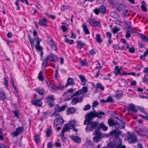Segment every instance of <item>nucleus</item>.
I'll return each mask as SVG.
<instances>
[{
    "label": "nucleus",
    "mask_w": 148,
    "mask_h": 148,
    "mask_svg": "<svg viewBox=\"0 0 148 148\" xmlns=\"http://www.w3.org/2000/svg\"><path fill=\"white\" fill-rule=\"evenodd\" d=\"M98 122L95 121L92 122L90 124H86L87 125L86 128V130L87 132L92 131L93 129H95L93 134L96 136L93 138V141L94 143H96L100 141L101 139L105 136L103 134L99 131L100 129H97V126L98 125Z\"/></svg>",
    "instance_id": "nucleus-1"
},
{
    "label": "nucleus",
    "mask_w": 148,
    "mask_h": 148,
    "mask_svg": "<svg viewBox=\"0 0 148 148\" xmlns=\"http://www.w3.org/2000/svg\"><path fill=\"white\" fill-rule=\"evenodd\" d=\"M105 113L103 112H90L86 114L85 116L86 120L84 122V124L86 125V124H90L92 122L94 121H92V120L95 117H98L99 118H101L102 117V115H104Z\"/></svg>",
    "instance_id": "nucleus-2"
},
{
    "label": "nucleus",
    "mask_w": 148,
    "mask_h": 148,
    "mask_svg": "<svg viewBox=\"0 0 148 148\" xmlns=\"http://www.w3.org/2000/svg\"><path fill=\"white\" fill-rule=\"evenodd\" d=\"M127 140L130 143H134L136 142H138L136 136L133 134H130L127 138Z\"/></svg>",
    "instance_id": "nucleus-3"
},
{
    "label": "nucleus",
    "mask_w": 148,
    "mask_h": 148,
    "mask_svg": "<svg viewBox=\"0 0 148 148\" xmlns=\"http://www.w3.org/2000/svg\"><path fill=\"white\" fill-rule=\"evenodd\" d=\"M24 129L23 127L19 126L18 128L16 129L15 132L12 133V135L13 137H16L18 135L22 134L23 133Z\"/></svg>",
    "instance_id": "nucleus-4"
},
{
    "label": "nucleus",
    "mask_w": 148,
    "mask_h": 148,
    "mask_svg": "<svg viewBox=\"0 0 148 148\" xmlns=\"http://www.w3.org/2000/svg\"><path fill=\"white\" fill-rule=\"evenodd\" d=\"M108 125L110 126H114L115 128H118L119 124H118L117 121L114 119H110L108 121Z\"/></svg>",
    "instance_id": "nucleus-5"
},
{
    "label": "nucleus",
    "mask_w": 148,
    "mask_h": 148,
    "mask_svg": "<svg viewBox=\"0 0 148 148\" xmlns=\"http://www.w3.org/2000/svg\"><path fill=\"white\" fill-rule=\"evenodd\" d=\"M53 95H50L46 99L47 103L50 106V107H53L54 105L52 103L55 100V98H53Z\"/></svg>",
    "instance_id": "nucleus-6"
},
{
    "label": "nucleus",
    "mask_w": 148,
    "mask_h": 148,
    "mask_svg": "<svg viewBox=\"0 0 148 148\" xmlns=\"http://www.w3.org/2000/svg\"><path fill=\"white\" fill-rule=\"evenodd\" d=\"M64 122V120L62 117H60L56 118L54 120L53 125L54 126H57L59 125L62 124Z\"/></svg>",
    "instance_id": "nucleus-7"
},
{
    "label": "nucleus",
    "mask_w": 148,
    "mask_h": 148,
    "mask_svg": "<svg viewBox=\"0 0 148 148\" xmlns=\"http://www.w3.org/2000/svg\"><path fill=\"white\" fill-rule=\"evenodd\" d=\"M88 22L92 26H100L101 25L100 22L93 19H90L88 20Z\"/></svg>",
    "instance_id": "nucleus-8"
},
{
    "label": "nucleus",
    "mask_w": 148,
    "mask_h": 148,
    "mask_svg": "<svg viewBox=\"0 0 148 148\" xmlns=\"http://www.w3.org/2000/svg\"><path fill=\"white\" fill-rule=\"evenodd\" d=\"M125 24L128 26V27L126 29L127 32L126 33L125 37L128 38L130 37L131 34L130 33L132 32L133 31V29L132 27L129 26V25L126 22H125Z\"/></svg>",
    "instance_id": "nucleus-9"
},
{
    "label": "nucleus",
    "mask_w": 148,
    "mask_h": 148,
    "mask_svg": "<svg viewBox=\"0 0 148 148\" xmlns=\"http://www.w3.org/2000/svg\"><path fill=\"white\" fill-rule=\"evenodd\" d=\"M67 105H64L61 106H60L58 105H56L55 107L56 112H59L63 111L67 107Z\"/></svg>",
    "instance_id": "nucleus-10"
},
{
    "label": "nucleus",
    "mask_w": 148,
    "mask_h": 148,
    "mask_svg": "<svg viewBox=\"0 0 148 148\" xmlns=\"http://www.w3.org/2000/svg\"><path fill=\"white\" fill-rule=\"evenodd\" d=\"M136 132L141 136H145L146 135L147 133H148V130L141 128L139 131H136Z\"/></svg>",
    "instance_id": "nucleus-11"
},
{
    "label": "nucleus",
    "mask_w": 148,
    "mask_h": 148,
    "mask_svg": "<svg viewBox=\"0 0 148 148\" xmlns=\"http://www.w3.org/2000/svg\"><path fill=\"white\" fill-rule=\"evenodd\" d=\"M75 84L74 82L73 79V78L69 77L68 78L67 84L65 85V86L62 87V88L64 87H66L69 85H73Z\"/></svg>",
    "instance_id": "nucleus-12"
},
{
    "label": "nucleus",
    "mask_w": 148,
    "mask_h": 148,
    "mask_svg": "<svg viewBox=\"0 0 148 148\" xmlns=\"http://www.w3.org/2000/svg\"><path fill=\"white\" fill-rule=\"evenodd\" d=\"M117 142L116 144V148H125L126 146L125 145H122V141L120 138L117 139Z\"/></svg>",
    "instance_id": "nucleus-13"
},
{
    "label": "nucleus",
    "mask_w": 148,
    "mask_h": 148,
    "mask_svg": "<svg viewBox=\"0 0 148 148\" xmlns=\"http://www.w3.org/2000/svg\"><path fill=\"white\" fill-rule=\"evenodd\" d=\"M101 128L104 131H106L108 129V127L103 123H100L97 126V129H100Z\"/></svg>",
    "instance_id": "nucleus-14"
},
{
    "label": "nucleus",
    "mask_w": 148,
    "mask_h": 148,
    "mask_svg": "<svg viewBox=\"0 0 148 148\" xmlns=\"http://www.w3.org/2000/svg\"><path fill=\"white\" fill-rule=\"evenodd\" d=\"M70 138L73 140L75 143H79L81 142V139L80 137L78 136H71Z\"/></svg>",
    "instance_id": "nucleus-15"
},
{
    "label": "nucleus",
    "mask_w": 148,
    "mask_h": 148,
    "mask_svg": "<svg viewBox=\"0 0 148 148\" xmlns=\"http://www.w3.org/2000/svg\"><path fill=\"white\" fill-rule=\"evenodd\" d=\"M49 44L51 46L52 49H53L57 51V47L54 41L53 40H51L49 42Z\"/></svg>",
    "instance_id": "nucleus-16"
},
{
    "label": "nucleus",
    "mask_w": 148,
    "mask_h": 148,
    "mask_svg": "<svg viewBox=\"0 0 148 148\" xmlns=\"http://www.w3.org/2000/svg\"><path fill=\"white\" fill-rule=\"evenodd\" d=\"M47 23V21L44 18L42 20H40L39 21V24L40 26H42L45 27L47 26L46 23Z\"/></svg>",
    "instance_id": "nucleus-17"
},
{
    "label": "nucleus",
    "mask_w": 148,
    "mask_h": 148,
    "mask_svg": "<svg viewBox=\"0 0 148 148\" xmlns=\"http://www.w3.org/2000/svg\"><path fill=\"white\" fill-rule=\"evenodd\" d=\"M76 111V109L75 108H69L67 111V114H73Z\"/></svg>",
    "instance_id": "nucleus-18"
},
{
    "label": "nucleus",
    "mask_w": 148,
    "mask_h": 148,
    "mask_svg": "<svg viewBox=\"0 0 148 148\" xmlns=\"http://www.w3.org/2000/svg\"><path fill=\"white\" fill-rule=\"evenodd\" d=\"M129 107L130 110H129L132 111V112H136L137 111V110L135 108V107L134 104H130L129 105Z\"/></svg>",
    "instance_id": "nucleus-19"
},
{
    "label": "nucleus",
    "mask_w": 148,
    "mask_h": 148,
    "mask_svg": "<svg viewBox=\"0 0 148 148\" xmlns=\"http://www.w3.org/2000/svg\"><path fill=\"white\" fill-rule=\"evenodd\" d=\"M32 103L36 106H41L42 104V103L40 101L38 100H33L32 101Z\"/></svg>",
    "instance_id": "nucleus-20"
},
{
    "label": "nucleus",
    "mask_w": 148,
    "mask_h": 148,
    "mask_svg": "<svg viewBox=\"0 0 148 148\" xmlns=\"http://www.w3.org/2000/svg\"><path fill=\"white\" fill-rule=\"evenodd\" d=\"M122 69V67H121L120 69L118 66H116L114 68V72H115V74L116 76L118 75V74L121 75V74L120 73V71Z\"/></svg>",
    "instance_id": "nucleus-21"
},
{
    "label": "nucleus",
    "mask_w": 148,
    "mask_h": 148,
    "mask_svg": "<svg viewBox=\"0 0 148 148\" xmlns=\"http://www.w3.org/2000/svg\"><path fill=\"white\" fill-rule=\"evenodd\" d=\"M116 128L117 129L111 132L110 133L112 134H114L116 135H118L121 134V132L119 130V127Z\"/></svg>",
    "instance_id": "nucleus-22"
},
{
    "label": "nucleus",
    "mask_w": 148,
    "mask_h": 148,
    "mask_svg": "<svg viewBox=\"0 0 148 148\" xmlns=\"http://www.w3.org/2000/svg\"><path fill=\"white\" fill-rule=\"evenodd\" d=\"M139 36L143 41L146 42H148V38L147 36L142 34H140Z\"/></svg>",
    "instance_id": "nucleus-23"
},
{
    "label": "nucleus",
    "mask_w": 148,
    "mask_h": 148,
    "mask_svg": "<svg viewBox=\"0 0 148 148\" xmlns=\"http://www.w3.org/2000/svg\"><path fill=\"white\" fill-rule=\"evenodd\" d=\"M79 102V98L78 97H74L71 101V103L72 105L76 104Z\"/></svg>",
    "instance_id": "nucleus-24"
},
{
    "label": "nucleus",
    "mask_w": 148,
    "mask_h": 148,
    "mask_svg": "<svg viewBox=\"0 0 148 148\" xmlns=\"http://www.w3.org/2000/svg\"><path fill=\"white\" fill-rule=\"evenodd\" d=\"M82 27L83 28L85 34H90L89 32L86 25H85V24H83L82 25Z\"/></svg>",
    "instance_id": "nucleus-25"
},
{
    "label": "nucleus",
    "mask_w": 148,
    "mask_h": 148,
    "mask_svg": "<svg viewBox=\"0 0 148 148\" xmlns=\"http://www.w3.org/2000/svg\"><path fill=\"white\" fill-rule=\"evenodd\" d=\"M77 46L78 48L81 49L83 47V46L85 45L84 43L80 41L77 42Z\"/></svg>",
    "instance_id": "nucleus-26"
},
{
    "label": "nucleus",
    "mask_w": 148,
    "mask_h": 148,
    "mask_svg": "<svg viewBox=\"0 0 148 148\" xmlns=\"http://www.w3.org/2000/svg\"><path fill=\"white\" fill-rule=\"evenodd\" d=\"M99 10L100 13L103 14H104L106 10V7L103 5L99 7Z\"/></svg>",
    "instance_id": "nucleus-27"
},
{
    "label": "nucleus",
    "mask_w": 148,
    "mask_h": 148,
    "mask_svg": "<svg viewBox=\"0 0 148 148\" xmlns=\"http://www.w3.org/2000/svg\"><path fill=\"white\" fill-rule=\"evenodd\" d=\"M67 124H68V125L71 129L73 128L75 126V122L74 121H71L69 123Z\"/></svg>",
    "instance_id": "nucleus-28"
},
{
    "label": "nucleus",
    "mask_w": 148,
    "mask_h": 148,
    "mask_svg": "<svg viewBox=\"0 0 148 148\" xmlns=\"http://www.w3.org/2000/svg\"><path fill=\"white\" fill-rule=\"evenodd\" d=\"M79 78L81 79V81H82V84L83 85H84L86 84V82H85V77L82 75H79Z\"/></svg>",
    "instance_id": "nucleus-29"
},
{
    "label": "nucleus",
    "mask_w": 148,
    "mask_h": 148,
    "mask_svg": "<svg viewBox=\"0 0 148 148\" xmlns=\"http://www.w3.org/2000/svg\"><path fill=\"white\" fill-rule=\"evenodd\" d=\"M82 90H79L77 91L74 93L71 97H73L75 96L79 95L82 94Z\"/></svg>",
    "instance_id": "nucleus-30"
},
{
    "label": "nucleus",
    "mask_w": 148,
    "mask_h": 148,
    "mask_svg": "<svg viewBox=\"0 0 148 148\" xmlns=\"http://www.w3.org/2000/svg\"><path fill=\"white\" fill-rule=\"evenodd\" d=\"M123 92L122 91L119 90L116 92V96L119 98H120L122 96Z\"/></svg>",
    "instance_id": "nucleus-31"
},
{
    "label": "nucleus",
    "mask_w": 148,
    "mask_h": 148,
    "mask_svg": "<svg viewBox=\"0 0 148 148\" xmlns=\"http://www.w3.org/2000/svg\"><path fill=\"white\" fill-rule=\"evenodd\" d=\"M70 129V127L69 126L68 124L67 123L64 125L62 131H63V132H65Z\"/></svg>",
    "instance_id": "nucleus-32"
},
{
    "label": "nucleus",
    "mask_w": 148,
    "mask_h": 148,
    "mask_svg": "<svg viewBox=\"0 0 148 148\" xmlns=\"http://www.w3.org/2000/svg\"><path fill=\"white\" fill-rule=\"evenodd\" d=\"M37 92H38L40 95H42L44 94V90L42 89H40L39 88H37L35 90Z\"/></svg>",
    "instance_id": "nucleus-33"
},
{
    "label": "nucleus",
    "mask_w": 148,
    "mask_h": 148,
    "mask_svg": "<svg viewBox=\"0 0 148 148\" xmlns=\"http://www.w3.org/2000/svg\"><path fill=\"white\" fill-rule=\"evenodd\" d=\"M38 78L40 81H43L44 80V77L43 76L41 71H40L39 73Z\"/></svg>",
    "instance_id": "nucleus-34"
},
{
    "label": "nucleus",
    "mask_w": 148,
    "mask_h": 148,
    "mask_svg": "<svg viewBox=\"0 0 148 148\" xmlns=\"http://www.w3.org/2000/svg\"><path fill=\"white\" fill-rule=\"evenodd\" d=\"M123 7V5L122 4H120L116 8L117 10L119 12H120L122 10Z\"/></svg>",
    "instance_id": "nucleus-35"
},
{
    "label": "nucleus",
    "mask_w": 148,
    "mask_h": 148,
    "mask_svg": "<svg viewBox=\"0 0 148 148\" xmlns=\"http://www.w3.org/2000/svg\"><path fill=\"white\" fill-rule=\"evenodd\" d=\"M48 60L47 59L43 60L42 65V67L45 68L47 66L48 63Z\"/></svg>",
    "instance_id": "nucleus-36"
},
{
    "label": "nucleus",
    "mask_w": 148,
    "mask_h": 148,
    "mask_svg": "<svg viewBox=\"0 0 148 148\" xmlns=\"http://www.w3.org/2000/svg\"><path fill=\"white\" fill-rule=\"evenodd\" d=\"M96 40L99 43L101 42H102V40L100 38V36L99 34L96 35Z\"/></svg>",
    "instance_id": "nucleus-37"
},
{
    "label": "nucleus",
    "mask_w": 148,
    "mask_h": 148,
    "mask_svg": "<svg viewBox=\"0 0 148 148\" xmlns=\"http://www.w3.org/2000/svg\"><path fill=\"white\" fill-rule=\"evenodd\" d=\"M34 139L36 143H38L40 141V139L38 137V135L36 134L34 136Z\"/></svg>",
    "instance_id": "nucleus-38"
},
{
    "label": "nucleus",
    "mask_w": 148,
    "mask_h": 148,
    "mask_svg": "<svg viewBox=\"0 0 148 148\" xmlns=\"http://www.w3.org/2000/svg\"><path fill=\"white\" fill-rule=\"evenodd\" d=\"M97 86L99 88L101 89V90H103L104 89V88L103 86L102 85L99 83H97Z\"/></svg>",
    "instance_id": "nucleus-39"
},
{
    "label": "nucleus",
    "mask_w": 148,
    "mask_h": 148,
    "mask_svg": "<svg viewBox=\"0 0 148 148\" xmlns=\"http://www.w3.org/2000/svg\"><path fill=\"white\" fill-rule=\"evenodd\" d=\"M65 41L67 43L70 44H72L74 42V41L72 40H69L68 38H65Z\"/></svg>",
    "instance_id": "nucleus-40"
},
{
    "label": "nucleus",
    "mask_w": 148,
    "mask_h": 148,
    "mask_svg": "<svg viewBox=\"0 0 148 148\" xmlns=\"http://www.w3.org/2000/svg\"><path fill=\"white\" fill-rule=\"evenodd\" d=\"M48 60H49L51 61H53V55L52 54H50L46 58Z\"/></svg>",
    "instance_id": "nucleus-41"
},
{
    "label": "nucleus",
    "mask_w": 148,
    "mask_h": 148,
    "mask_svg": "<svg viewBox=\"0 0 148 148\" xmlns=\"http://www.w3.org/2000/svg\"><path fill=\"white\" fill-rule=\"evenodd\" d=\"M91 108V106L89 104H87L86 105L84 108L83 110H87Z\"/></svg>",
    "instance_id": "nucleus-42"
},
{
    "label": "nucleus",
    "mask_w": 148,
    "mask_h": 148,
    "mask_svg": "<svg viewBox=\"0 0 148 148\" xmlns=\"http://www.w3.org/2000/svg\"><path fill=\"white\" fill-rule=\"evenodd\" d=\"M28 37L29 39V40L31 43H32L33 42H34V40H35L36 38H35L34 39H32L30 35L28 34Z\"/></svg>",
    "instance_id": "nucleus-43"
},
{
    "label": "nucleus",
    "mask_w": 148,
    "mask_h": 148,
    "mask_svg": "<svg viewBox=\"0 0 148 148\" xmlns=\"http://www.w3.org/2000/svg\"><path fill=\"white\" fill-rule=\"evenodd\" d=\"M82 90L83 91V93H85L88 91V88L86 86L83 87Z\"/></svg>",
    "instance_id": "nucleus-44"
},
{
    "label": "nucleus",
    "mask_w": 148,
    "mask_h": 148,
    "mask_svg": "<svg viewBox=\"0 0 148 148\" xmlns=\"http://www.w3.org/2000/svg\"><path fill=\"white\" fill-rule=\"evenodd\" d=\"M106 101H107V102H113V101L112 97L110 96H109L107 98Z\"/></svg>",
    "instance_id": "nucleus-45"
},
{
    "label": "nucleus",
    "mask_w": 148,
    "mask_h": 148,
    "mask_svg": "<svg viewBox=\"0 0 148 148\" xmlns=\"http://www.w3.org/2000/svg\"><path fill=\"white\" fill-rule=\"evenodd\" d=\"M110 4L112 6L113 8H115L116 5H114V3L113 0H108Z\"/></svg>",
    "instance_id": "nucleus-46"
},
{
    "label": "nucleus",
    "mask_w": 148,
    "mask_h": 148,
    "mask_svg": "<svg viewBox=\"0 0 148 148\" xmlns=\"http://www.w3.org/2000/svg\"><path fill=\"white\" fill-rule=\"evenodd\" d=\"M120 30V29L118 28H113V32L114 34H115L117 33Z\"/></svg>",
    "instance_id": "nucleus-47"
},
{
    "label": "nucleus",
    "mask_w": 148,
    "mask_h": 148,
    "mask_svg": "<svg viewBox=\"0 0 148 148\" xmlns=\"http://www.w3.org/2000/svg\"><path fill=\"white\" fill-rule=\"evenodd\" d=\"M51 130L49 128H48L47 130L46 131V133L47 137H48L49 136L51 133Z\"/></svg>",
    "instance_id": "nucleus-48"
},
{
    "label": "nucleus",
    "mask_w": 148,
    "mask_h": 148,
    "mask_svg": "<svg viewBox=\"0 0 148 148\" xmlns=\"http://www.w3.org/2000/svg\"><path fill=\"white\" fill-rule=\"evenodd\" d=\"M141 8L142 9L143 11L144 12H146L147 11V9L146 7V5H142L141 6Z\"/></svg>",
    "instance_id": "nucleus-49"
},
{
    "label": "nucleus",
    "mask_w": 148,
    "mask_h": 148,
    "mask_svg": "<svg viewBox=\"0 0 148 148\" xmlns=\"http://www.w3.org/2000/svg\"><path fill=\"white\" fill-rule=\"evenodd\" d=\"M129 51L131 53H134L135 51V49L134 47H132L129 49Z\"/></svg>",
    "instance_id": "nucleus-50"
},
{
    "label": "nucleus",
    "mask_w": 148,
    "mask_h": 148,
    "mask_svg": "<svg viewBox=\"0 0 148 148\" xmlns=\"http://www.w3.org/2000/svg\"><path fill=\"white\" fill-rule=\"evenodd\" d=\"M61 27L64 32H66L68 30L67 28L64 25H62Z\"/></svg>",
    "instance_id": "nucleus-51"
},
{
    "label": "nucleus",
    "mask_w": 148,
    "mask_h": 148,
    "mask_svg": "<svg viewBox=\"0 0 148 148\" xmlns=\"http://www.w3.org/2000/svg\"><path fill=\"white\" fill-rule=\"evenodd\" d=\"M5 98V94L3 92L0 93V99H4Z\"/></svg>",
    "instance_id": "nucleus-52"
},
{
    "label": "nucleus",
    "mask_w": 148,
    "mask_h": 148,
    "mask_svg": "<svg viewBox=\"0 0 148 148\" xmlns=\"http://www.w3.org/2000/svg\"><path fill=\"white\" fill-rule=\"evenodd\" d=\"M11 82L13 88L14 89L16 92H17L16 87L14 85L13 80L12 79H11Z\"/></svg>",
    "instance_id": "nucleus-53"
},
{
    "label": "nucleus",
    "mask_w": 148,
    "mask_h": 148,
    "mask_svg": "<svg viewBox=\"0 0 148 148\" xmlns=\"http://www.w3.org/2000/svg\"><path fill=\"white\" fill-rule=\"evenodd\" d=\"M99 104V103L97 101H95L93 103L92 107H96Z\"/></svg>",
    "instance_id": "nucleus-54"
},
{
    "label": "nucleus",
    "mask_w": 148,
    "mask_h": 148,
    "mask_svg": "<svg viewBox=\"0 0 148 148\" xmlns=\"http://www.w3.org/2000/svg\"><path fill=\"white\" fill-rule=\"evenodd\" d=\"M37 41L36 45L35 47L37 48L38 46H40V41L39 40V38L38 37L37 38Z\"/></svg>",
    "instance_id": "nucleus-55"
},
{
    "label": "nucleus",
    "mask_w": 148,
    "mask_h": 148,
    "mask_svg": "<svg viewBox=\"0 0 148 148\" xmlns=\"http://www.w3.org/2000/svg\"><path fill=\"white\" fill-rule=\"evenodd\" d=\"M58 58L55 55H53V61L54 62H56L58 60Z\"/></svg>",
    "instance_id": "nucleus-56"
},
{
    "label": "nucleus",
    "mask_w": 148,
    "mask_h": 148,
    "mask_svg": "<svg viewBox=\"0 0 148 148\" xmlns=\"http://www.w3.org/2000/svg\"><path fill=\"white\" fill-rule=\"evenodd\" d=\"M94 12L97 14L98 15L100 12L99 9L96 8L94 10Z\"/></svg>",
    "instance_id": "nucleus-57"
},
{
    "label": "nucleus",
    "mask_w": 148,
    "mask_h": 148,
    "mask_svg": "<svg viewBox=\"0 0 148 148\" xmlns=\"http://www.w3.org/2000/svg\"><path fill=\"white\" fill-rule=\"evenodd\" d=\"M4 79L5 80V85L6 87L7 88L8 87V81L6 79L5 77H4Z\"/></svg>",
    "instance_id": "nucleus-58"
},
{
    "label": "nucleus",
    "mask_w": 148,
    "mask_h": 148,
    "mask_svg": "<svg viewBox=\"0 0 148 148\" xmlns=\"http://www.w3.org/2000/svg\"><path fill=\"white\" fill-rule=\"evenodd\" d=\"M107 36L109 37V39H111L112 34L109 32L106 33Z\"/></svg>",
    "instance_id": "nucleus-59"
},
{
    "label": "nucleus",
    "mask_w": 148,
    "mask_h": 148,
    "mask_svg": "<svg viewBox=\"0 0 148 148\" xmlns=\"http://www.w3.org/2000/svg\"><path fill=\"white\" fill-rule=\"evenodd\" d=\"M2 135L3 134L1 132V129H0V140H1L3 139Z\"/></svg>",
    "instance_id": "nucleus-60"
},
{
    "label": "nucleus",
    "mask_w": 148,
    "mask_h": 148,
    "mask_svg": "<svg viewBox=\"0 0 148 148\" xmlns=\"http://www.w3.org/2000/svg\"><path fill=\"white\" fill-rule=\"evenodd\" d=\"M13 112L15 116L16 117H18V111H16V110H15V111H13Z\"/></svg>",
    "instance_id": "nucleus-61"
},
{
    "label": "nucleus",
    "mask_w": 148,
    "mask_h": 148,
    "mask_svg": "<svg viewBox=\"0 0 148 148\" xmlns=\"http://www.w3.org/2000/svg\"><path fill=\"white\" fill-rule=\"evenodd\" d=\"M121 126L122 127L121 128H120V129H123L125 128V122L123 121L121 124Z\"/></svg>",
    "instance_id": "nucleus-62"
},
{
    "label": "nucleus",
    "mask_w": 148,
    "mask_h": 148,
    "mask_svg": "<svg viewBox=\"0 0 148 148\" xmlns=\"http://www.w3.org/2000/svg\"><path fill=\"white\" fill-rule=\"evenodd\" d=\"M47 147L49 148H51L52 146V145L51 143L49 142L47 144Z\"/></svg>",
    "instance_id": "nucleus-63"
},
{
    "label": "nucleus",
    "mask_w": 148,
    "mask_h": 148,
    "mask_svg": "<svg viewBox=\"0 0 148 148\" xmlns=\"http://www.w3.org/2000/svg\"><path fill=\"white\" fill-rule=\"evenodd\" d=\"M108 146L110 147L111 148H113V144L112 142H110L108 144Z\"/></svg>",
    "instance_id": "nucleus-64"
}]
</instances>
